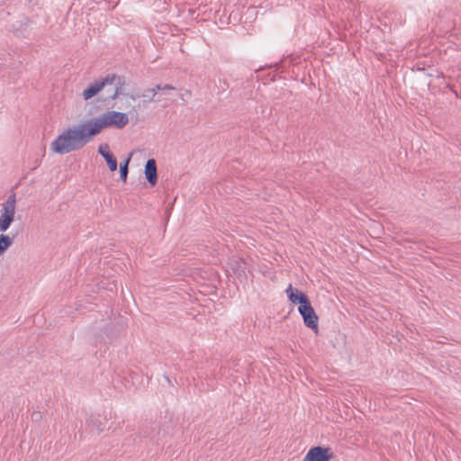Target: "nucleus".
<instances>
[{"mask_svg": "<svg viewBox=\"0 0 461 461\" xmlns=\"http://www.w3.org/2000/svg\"><path fill=\"white\" fill-rule=\"evenodd\" d=\"M93 138L89 126L85 122L67 128L52 141L50 149L56 154H67L84 148Z\"/></svg>", "mask_w": 461, "mask_h": 461, "instance_id": "1", "label": "nucleus"}, {"mask_svg": "<svg viewBox=\"0 0 461 461\" xmlns=\"http://www.w3.org/2000/svg\"><path fill=\"white\" fill-rule=\"evenodd\" d=\"M93 137L100 134L104 129H122L129 123L128 114L118 111H106L98 117L86 121Z\"/></svg>", "mask_w": 461, "mask_h": 461, "instance_id": "2", "label": "nucleus"}, {"mask_svg": "<svg viewBox=\"0 0 461 461\" xmlns=\"http://www.w3.org/2000/svg\"><path fill=\"white\" fill-rule=\"evenodd\" d=\"M298 312L303 317L304 325L317 333L319 330V317L311 301L303 305H299Z\"/></svg>", "mask_w": 461, "mask_h": 461, "instance_id": "3", "label": "nucleus"}, {"mask_svg": "<svg viewBox=\"0 0 461 461\" xmlns=\"http://www.w3.org/2000/svg\"><path fill=\"white\" fill-rule=\"evenodd\" d=\"M335 456L330 447L316 446L311 447L302 461H330Z\"/></svg>", "mask_w": 461, "mask_h": 461, "instance_id": "4", "label": "nucleus"}, {"mask_svg": "<svg viewBox=\"0 0 461 461\" xmlns=\"http://www.w3.org/2000/svg\"><path fill=\"white\" fill-rule=\"evenodd\" d=\"M113 77H102L91 83L82 93L84 100L87 101L96 96L107 85H113Z\"/></svg>", "mask_w": 461, "mask_h": 461, "instance_id": "5", "label": "nucleus"}, {"mask_svg": "<svg viewBox=\"0 0 461 461\" xmlns=\"http://www.w3.org/2000/svg\"><path fill=\"white\" fill-rule=\"evenodd\" d=\"M105 77H114L113 79V85L114 84L115 87L113 94L102 99V102L105 103L106 104H109L112 101H114L115 99L125 95L126 92L124 86L126 85V78L124 76H119L115 73H108L107 75H105Z\"/></svg>", "mask_w": 461, "mask_h": 461, "instance_id": "6", "label": "nucleus"}, {"mask_svg": "<svg viewBox=\"0 0 461 461\" xmlns=\"http://www.w3.org/2000/svg\"><path fill=\"white\" fill-rule=\"evenodd\" d=\"M285 293H286L288 300L293 304H297L299 306V305H303L310 301L309 296L305 293L294 287L291 284L287 286Z\"/></svg>", "mask_w": 461, "mask_h": 461, "instance_id": "7", "label": "nucleus"}, {"mask_svg": "<svg viewBox=\"0 0 461 461\" xmlns=\"http://www.w3.org/2000/svg\"><path fill=\"white\" fill-rule=\"evenodd\" d=\"M145 177L151 186H155L158 183V168L157 162L154 158H149L144 168Z\"/></svg>", "mask_w": 461, "mask_h": 461, "instance_id": "8", "label": "nucleus"}, {"mask_svg": "<svg viewBox=\"0 0 461 461\" xmlns=\"http://www.w3.org/2000/svg\"><path fill=\"white\" fill-rule=\"evenodd\" d=\"M98 153L104 158L106 161L108 168L113 172L117 170V158L110 151V148L108 144H101L98 147Z\"/></svg>", "mask_w": 461, "mask_h": 461, "instance_id": "9", "label": "nucleus"}, {"mask_svg": "<svg viewBox=\"0 0 461 461\" xmlns=\"http://www.w3.org/2000/svg\"><path fill=\"white\" fill-rule=\"evenodd\" d=\"M14 214L15 211L2 208L0 215V230L2 232H5L8 230L14 220Z\"/></svg>", "mask_w": 461, "mask_h": 461, "instance_id": "10", "label": "nucleus"}, {"mask_svg": "<svg viewBox=\"0 0 461 461\" xmlns=\"http://www.w3.org/2000/svg\"><path fill=\"white\" fill-rule=\"evenodd\" d=\"M86 425L90 431H96L97 434L102 433L104 430L105 424L103 422L100 416H95L91 414L86 419Z\"/></svg>", "mask_w": 461, "mask_h": 461, "instance_id": "11", "label": "nucleus"}, {"mask_svg": "<svg viewBox=\"0 0 461 461\" xmlns=\"http://www.w3.org/2000/svg\"><path fill=\"white\" fill-rule=\"evenodd\" d=\"M132 152L129 153L123 161L120 163V178L126 183L129 173V163L131 159Z\"/></svg>", "mask_w": 461, "mask_h": 461, "instance_id": "12", "label": "nucleus"}, {"mask_svg": "<svg viewBox=\"0 0 461 461\" xmlns=\"http://www.w3.org/2000/svg\"><path fill=\"white\" fill-rule=\"evenodd\" d=\"M14 237L5 234L0 235V256H2L13 244Z\"/></svg>", "mask_w": 461, "mask_h": 461, "instance_id": "13", "label": "nucleus"}, {"mask_svg": "<svg viewBox=\"0 0 461 461\" xmlns=\"http://www.w3.org/2000/svg\"><path fill=\"white\" fill-rule=\"evenodd\" d=\"M15 194H11L6 201L3 203V209H9L12 211H15Z\"/></svg>", "mask_w": 461, "mask_h": 461, "instance_id": "14", "label": "nucleus"}, {"mask_svg": "<svg viewBox=\"0 0 461 461\" xmlns=\"http://www.w3.org/2000/svg\"><path fill=\"white\" fill-rule=\"evenodd\" d=\"M163 90L162 85L158 84L153 88H148L146 89V93H152V95L150 96L149 101L151 102H159V99H156L155 96L158 94V91Z\"/></svg>", "mask_w": 461, "mask_h": 461, "instance_id": "15", "label": "nucleus"}, {"mask_svg": "<svg viewBox=\"0 0 461 461\" xmlns=\"http://www.w3.org/2000/svg\"><path fill=\"white\" fill-rule=\"evenodd\" d=\"M140 96H142L140 94L133 93V92H131V93H127L126 92L125 95H122V97L130 98L131 100H136V99L140 98Z\"/></svg>", "mask_w": 461, "mask_h": 461, "instance_id": "16", "label": "nucleus"}, {"mask_svg": "<svg viewBox=\"0 0 461 461\" xmlns=\"http://www.w3.org/2000/svg\"><path fill=\"white\" fill-rule=\"evenodd\" d=\"M31 419L33 420V421H39L42 419V414L41 411H33L32 414H31Z\"/></svg>", "mask_w": 461, "mask_h": 461, "instance_id": "17", "label": "nucleus"}, {"mask_svg": "<svg viewBox=\"0 0 461 461\" xmlns=\"http://www.w3.org/2000/svg\"><path fill=\"white\" fill-rule=\"evenodd\" d=\"M162 88H163V90H173V89H175L174 86H172L171 85H168V84L162 85Z\"/></svg>", "mask_w": 461, "mask_h": 461, "instance_id": "18", "label": "nucleus"}, {"mask_svg": "<svg viewBox=\"0 0 461 461\" xmlns=\"http://www.w3.org/2000/svg\"><path fill=\"white\" fill-rule=\"evenodd\" d=\"M281 63H275L274 65L266 66V68H272L275 67L277 70L280 68Z\"/></svg>", "mask_w": 461, "mask_h": 461, "instance_id": "19", "label": "nucleus"}, {"mask_svg": "<svg viewBox=\"0 0 461 461\" xmlns=\"http://www.w3.org/2000/svg\"><path fill=\"white\" fill-rule=\"evenodd\" d=\"M143 97H148L149 100L150 99V96L152 95V93H146V90L141 95Z\"/></svg>", "mask_w": 461, "mask_h": 461, "instance_id": "20", "label": "nucleus"}, {"mask_svg": "<svg viewBox=\"0 0 461 461\" xmlns=\"http://www.w3.org/2000/svg\"><path fill=\"white\" fill-rule=\"evenodd\" d=\"M144 437H148L149 436V432L148 430L145 429V428H142L141 429V432H140Z\"/></svg>", "mask_w": 461, "mask_h": 461, "instance_id": "21", "label": "nucleus"}, {"mask_svg": "<svg viewBox=\"0 0 461 461\" xmlns=\"http://www.w3.org/2000/svg\"><path fill=\"white\" fill-rule=\"evenodd\" d=\"M164 378L166 379V381L167 382V384H168L169 385H173V384H172V382H171V380H170V378H169L167 375H164Z\"/></svg>", "mask_w": 461, "mask_h": 461, "instance_id": "22", "label": "nucleus"}, {"mask_svg": "<svg viewBox=\"0 0 461 461\" xmlns=\"http://www.w3.org/2000/svg\"><path fill=\"white\" fill-rule=\"evenodd\" d=\"M130 113H137V109L135 106H131V109L129 111Z\"/></svg>", "mask_w": 461, "mask_h": 461, "instance_id": "23", "label": "nucleus"}, {"mask_svg": "<svg viewBox=\"0 0 461 461\" xmlns=\"http://www.w3.org/2000/svg\"><path fill=\"white\" fill-rule=\"evenodd\" d=\"M114 107H115V104H113L111 105V108H114Z\"/></svg>", "mask_w": 461, "mask_h": 461, "instance_id": "24", "label": "nucleus"}]
</instances>
